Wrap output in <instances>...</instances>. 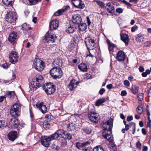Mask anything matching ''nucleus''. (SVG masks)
I'll use <instances>...</instances> for the list:
<instances>
[{"mask_svg":"<svg viewBox=\"0 0 151 151\" xmlns=\"http://www.w3.org/2000/svg\"><path fill=\"white\" fill-rule=\"evenodd\" d=\"M89 118L92 122L97 123L99 119V115L94 112L89 113L88 115Z\"/></svg>","mask_w":151,"mask_h":151,"instance_id":"12","label":"nucleus"},{"mask_svg":"<svg viewBox=\"0 0 151 151\" xmlns=\"http://www.w3.org/2000/svg\"><path fill=\"white\" fill-rule=\"evenodd\" d=\"M41 1V0H29V2L31 5H33L36 4L37 2Z\"/></svg>","mask_w":151,"mask_h":151,"instance_id":"45","label":"nucleus"},{"mask_svg":"<svg viewBox=\"0 0 151 151\" xmlns=\"http://www.w3.org/2000/svg\"><path fill=\"white\" fill-rule=\"evenodd\" d=\"M144 37L143 35L139 34L137 35L136 37V40L138 42H141L144 40Z\"/></svg>","mask_w":151,"mask_h":151,"instance_id":"27","label":"nucleus"},{"mask_svg":"<svg viewBox=\"0 0 151 151\" xmlns=\"http://www.w3.org/2000/svg\"><path fill=\"white\" fill-rule=\"evenodd\" d=\"M59 22L57 19L51 21L50 24V29L53 30L57 29L59 26Z\"/></svg>","mask_w":151,"mask_h":151,"instance_id":"18","label":"nucleus"},{"mask_svg":"<svg viewBox=\"0 0 151 151\" xmlns=\"http://www.w3.org/2000/svg\"><path fill=\"white\" fill-rule=\"evenodd\" d=\"M79 69L83 72H86L87 70V65L84 63H81L78 66Z\"/></svg>","mask_w":151,"mask_h":151,"instance_id":"30","label":"nucleus"},{"mask_svg":"<svg viewBox=\"0 0 151 151\" xmlns=\"http://www.w3.org/2000/svg\"><path fill=\"white\" fill-rule=\"evenodd\" d=\"M131 90L132 93L135 94L138 92L139 87L135 85L133 86Z\"/></svg>","mask_w":151,"mask_h":151,"instance_id":"33","label":"nucleus"},{"mask_svg":"<svg viewBox=\"0 0 151 151\" xmlns=\"http://www.w3.org/2000/svg\"><path fill=\"white\" fill-rule=\"evenodd\" d=\"M81 16L78 14H74L72 16V22L73 23L78 24L81 23Z\"/></svg>","mask_w":151,"mask_h":151,"instance_id":"19","label":"nucleus"},{"mask_svg":"<svg viewBox=\"0 0 151 151\" xmlns=\"http://www.w3.org/2000/svg\"><path fill=\"white\" fill-rule=\"evenodd\" d=\"M9 60L12 63H15L18 61V56L17 53L15 51L11 52L9 55Z\"/></svg>","mask_w":151,"mask_h":151,"instance_id":"10","label":"nucleus"},{"mask_svg":"<svg viewBox=\"0 0 151 151\" xmlns=\"http://www.w3.org/2000/svg\"><path fill=\"white\" fill-rule=\"evenodd\" d=\"M17 134L16 131H12L10 132L8 136V139L11 141H14L17 137Z\"/></svg>","mask_w":151,"mask_h":151,"instance_id":"22","label":"nucleus"},{"mask_svg":"<svg viewBox=\"0 0 151 151\" xmlns=\"http://www.w3.org/2000/svg\"><path fill=\"white\" fill-rule=\"evenodd\" d=\"M139 70L140 72H142L144 70V69L143 67L140 66L139 68Z\"/></svg>","mask_w":151,"mask_h":151,"instance_id":"62","label":"nucleus"},{"mask_svg":"<svg viewBox=\"0 0 151 151\" xmlns=\"http://www.w3.org/2000/svg\"><path fill=\"white\" fill-rule=\"evenodd\" d=\"M21 108V106L19 103H15L11 107L10 110L11 115L14 117H17L20 115Z\"/></svg>","mask_w":151,"mask_h":151,"instance_id":"3","label":"nucleus"},{"mask_svg":"<svg viewBox=\"0 0 151 151\" xmlns=\"http://www.w3.org/2000/svg\"><path fill=\"white\" fill-rule=\"evenodd\" d=\"M15 93L14 91H9L8 92V95L9 97L11 98L12 96H14L15 95Z\"/></svg>","mask_w":151,"mask_h":151,"instance_id":"51","label":"nucleus"},{"mask_svg":"<svg viewBox=\"0 0 151 151\" xmlns=\"http://www.w3.org/2000/svg\"><path fill=\"white\" fill-rule=\"evenodd\" d=\"M121 39L126 45H127L129 41V38L128 35L126 34H120Z\"/></svg>","mask_w":151,"mask_h":151,"instance_id":"24","label":"nucleus"},{"mask_svg":"<svg viewBox=\"0 0 151 151\" xmlns=\"http://www.w3.org/2000/svg\"><path fill=\"white\" fill-rule=\"evenodd\" d=\"M17 39V34L16 32H12L10 33L8 38V40L10 42L14 44Z\"/></svg>","mask_w":151,"mask_h":151,"instance_id":"13","label":"nucleus"},{"mask_svg":"<svg viewBox=\"0 0 151 151\" xmlns=\"http://www.w3.org/2000/svg\"><path fill=\"white\" fill-rule=\"evenodd\" d=\"M6 126V123L3 120H0V128L5 127Z\"/></svg>","mask_w":151,"mask_h":151,"instance_id":"49","label":"nucleus"},{"mask_svg":"<svg viewBox=\"0 0 151 151\" xmlns=\"http://www.w3.org/2000/svg\"><path fill=\"white\" fill-rule=\"evenodd\" d=\"M34 65L36 69L39 71L42 70L44 67V62L39 59H36L35 60Z\"/></svg>","mask_w":151,"mask_h":151,"instance_id":"8","label":"nucleus"},{"mask_svg":"<svg viewBox=\"0 0 151 151\" xmlns=\"http://www.w3.org/2000/svg\"><path fill=\"white\" fill-rule=\"evenodd\" d=\"M107 42L108 45V49L110 51H112L114 47V45L113 44L111 43L110 41L109 40H107Z\"/></svg>","mask_w":151,"mask_h":151,"instance_id":"35","label":"nucleus"},{"mask_svg":"<svg viewBox=\"0 0 151 151\" xmlns=\"http://www.w3.org/2000/svg\"><path fill=\"white\" fill-rule=\"evenodd\" d=\"M1 67H3L4 69H7L8 67V65L7 63H5L2 65Z\"/></svg>","mask_w":151,"mask_h":151,"instance_id":"57","label":"nucleus"},{"mask_svg":"<svg viewBox=\"0 0 151 151\" xmlns=\"http://www.w3.org/2000/svg\"><path fill=\"white\" fill-rule=\"evenodd\" d=\"M83 130L84 132L87 134H90L91 132V129L88 127L83 128Z\"/></svg>","mask_w":151,"mask_h":151,"instance_id":"39","label":"nucleus"},{"mask_svg":"<svg viewBox=\"0 0 151 151\" xmlns=\"http://www.w3.org/2000/svg\"><path fill=\"white\" fill-rule=\"evenodd\" d=\"M22 29L23 30H28L31 29L32 28L31 27L27 26L26 24L24 23L23 24Z\"/></svg>","mask_w":151,"mask_h":151,"instance_id":"43","label":"nucleus"},{"mask_svg":"<svg viewBox=\"0 0 151 151\" xmlns=\"http://www.w3.org/2000/svg\"><path fill=\"white\" fill-rule=\"evenodd\" d=\"M36 106L42 113L44 114L47 111V109L46 106L43 103H37Z\"/></svg>","mask_w":151,"mask_h":151,"instance_id":"15","label":"nucleus"},{"mask_svg":"<svg viewBox=\"0 0 151 151\" xmlns=\"http://www.w3.org/2000/svg\"><path fill=\"white\" fill-rule=\"evenodd\" d=\"M43 78L41 75H38L35 79H33L29 85L31 91H34L36 88L38 87L41 85L42 83Z\"/></svg>","mask_w":151,"mask_h":151,"instance_id":"2","label":"nucleus"},{"mask_svg":"<svg viewBox=\"0 0 151 151\" xmlns=\"http://www.w3.org/2000/svg\"><path fill=\"white\" fill-rule=\"evenodd\" d=\"M83 143L84 147L90 144L89 142L88 141H86L84 142H83Z\"/></svg>","mask_w":151,"mask_h":151,"instance_id":"61","label":"nucleus"},{"mask_svg":"<svg viewBox=\"0 0 151 151\" xmlns=\"http://www.w3.org/2000/svg\"><path fill=\"white\" fill-rule=\"evenodd\" d=\"M106 88L108 89H111L113 88V85L111 84H109L106 86Z\"/></svg>","mask_w":151,"mask_h":151,"instance_id":"64","label":"nucleus"},{"mask_svg":"<svg viewBox=\"0 0 151 151\" xmlns=\"http://www.w3.org/2000/svg\"><path fill=\"white\" fill-rule=\"evenodd\" d=\"M53 63L54 65H58L59 66H62V60L59 58L55 59Z\"/></svg>","mask_w":151,"mask_h":151,"instance_id":"28","label":"nucleus"},{"mask_svg":"<svg viewBox=\"0 0 151 151\" xmlns=\"http://www.w3.org/2000/svg\"><path fill=\"white\" fill-rule=\"evenodd\" d=\"M75 30V28L74 25H70L66 29L67 32L69 34L73 33Z\"/></svg>","mask_w":151,"mask_h":151,"instance_id":"29","label":"nucleus"},{"mask_svg":"<svg viewBox=\"0 0 151 151\" xmlns=\"http://www.w3.org/2000/svg\"><path fill=\"white\" fill-rule=\"evenodd\" d=\"M14 0H2V1L4 4L6 6H9L12 5Z\"/></svg>","mask_w":151,"mask_h":151,"instance_id":"31","label":"nucleus"},{"mask_svg":"<svg viewBox=\"0 0 151 151\" xmlns=\"http://www.w3.org/2000/svg\"><path fill=\"white\" fill-rule=\"evenodd\" d=\"M150 73V71L148 69H147L145 72H143L142 73V75L143 77H146L147 75Z\"/></svg>","mask_w":151,"mask_h":151,"instance_id":"41","label":"nucleus"},{"mask_svg":"<svg viewBox=\"0 0 151 151\" xmlns=\"http://www.w3.org/2000/svg\"><path fill=\"white\" fill-rule=\"evenodd\" d=\"M112 2L108 3L106 6V8L107 12L110 13L114 12V8Z\"/></svg>","mask_w":151,"mask_h":151,"instance_id":"23","label":"nucleus"},{"mask_svg":"<svg viewBox=\"0 0 151 151\" xmlns=\"http://www.w3.org/2000/svg\"><path fill=\"white\" fill-rule=\"evenodd\" d=\"M77 129V125L73 123H71L68 126L67 129L69 131H75Z\"/></svg>","mask_w":151,"mask_h":151,"instance_id":"26","label":"nucleus"},{"mask_svg":"<svg viewBox=\"0 0 151 151\" xmlns=\"http://www.w3.org/2000/svg\"><path fill=\"white\" fill-rule=\"evenodd\" d=\"M95 41L94 39L90 37H87L85 38V43L88 49L91 50L94 48Z\"/></svg>","mask_w":151,"mask_h":151,"instance_id":"7","label":"nucleus"},{"mask_svg":"<svg viewBox=\"0 0 151 151\" xmlns=\"http://www.w3.org/2000/svg\"><path fill=\"white\" fill-rule=\"evenodd\" d=\"M19 124L18 120L15 118L12 119L9 122V124L12 128L17 127Z\"/></svg>","mask_w":151,"mask_h":151,"instance_id":"17","label":"nucleus"},{"mask_svg":"<svg viewBox=\"0 0 151 151\" xmlns=\"http://www.w3.org/2000/svg\"><path fill=\"white\" fill-rule=\"evenodd\" d=\"M96 3L98 5L100 6L101 8H103L104 7L105 4L102 2L97 1H96Z\"/></svg>","mask_w":151,"mask_h":151,"instance_id":"46","label":"nucleus"},{"mask_svg":"<svg viewBox=\"0 0 151 151\" xmlns=\"http://www.w3.org/2000/svg\"><path fill=\"white\" fill-rule=\"evenodd\" d=\"M50 74L53 78L56 79L61 78L63 73L60 68L55 67L51 69Z\"/></svg>","mask_w":151,"mask_h":151,"instance_id":"4","label":"nucleus"},{"mask_svg":"<svg viewBox=\"0 0 151 151\" xmlns=\"http://www.w3.org/2000/svg\"><path fill=\"white\" fill-rule=\"evenodd\" d=\"M151 44V41H147L144 43V45L146 47L150 46Z\"/></svg>","mask_w":151,"mask_h":151,"instance_id":"52","label":"nucleus"},{"mask_svg":"<svg viewBox=\"0 0 151 151\" xmlns=\"http://www.w3.org/2000/svg\"><path fill=\"white\" fill-rule=\"evenodd\" d=\"M129 82L128 81L126 80L124 81V84L126 86H129Z\"/></svg>","mask_w":151,"mask_h":151,"instance_id":"54","label":"nucleus"},{"mask_svg":"<svg viewBox=\"0 0 151 151\" xmlns=\"http://www.w3.org/2000/svg\"><path fill=\"white\" fill-rule=\"evenodd\" d=\"M137 26H135L132 27L131 28V31L132 32H134L136 29L137 28Z\"/></svg>","mask_w":151,"mask_h":151,"instance_id":"60","label":"nucleus"},{"mask_svg":"<svg viewBox=\"0 0 151 151\" xmlns=\"http://www.w3.org/2000/svg\"><path fill=\"white\" fill-rule=\"evenodd\" d=\"M137 112L139 114H141L143 112V109L142 108L139 106H138L137 108Z\"/></svg>","mask_w":151,"mask_h":151,"instance_id":"44","label":"nucleus"},{"mask_svg":"<svg viewBox=\"0 0 151 151\" xmlns=\"http://www.w3.org/2000/svg\"><path fill=\"white\" fill-rule=\"evenodd\" d=\"M136 145L137 147V148H139L141 147V144L139 141H138L137 142Z\"/></svg>","mask_w":151,"mask_h":151,"instance_id":"63","label":"nucleus"},{"mask_svg":"<svg viewBox=\"0 0 151 151\" xmlns=\"http://www.w3.org/2000/svg\"><path fill=\"white\" fill-rule=\"evenodd\" d=\"M57 37L56 35L55 34L50 35L48 32H47L45 36V39L48 42L50 41L52 42H54V39Z\"/></svg>","mask_w":151,"mask_h":151,"instance_id":"16","label":"nucleus"},{"mask_svg":"<svg viewBox=\"0 0 151 151\" xmlns=\"http://www.w3.org/2000/svg\"><path fill=\"white\" fill-rule=\"evenodd\" d=\"M113 122V119H110L102 125L103 129L102 136L111 143H113V138L111 135Z\"/></svg>","mask_w":151,"mask_h":151,"instance_id":"1","label":"nucleus"},{"mask_svg":"<svg viewBox=\"0 0 151 151\" xmlns=\"http://www.w3.org/2000/svg\"><path fill=\"white\" fill-rule=\"evenodd\" d=\"M45 119L47 122H50L51 119V116L49 114L46 115L45 117Z\"/></svg>","mask_w":151,"mask_h":151,"instance_id":"48","label":"nucleus"},{"mask_svg":"<svg viewBox=\"0 0 151 151\" xmlns=\"http://www.w3.org/2000/svg\"><path fill=\"white\" fill-rule=\"evenodd\" d=\"M87 27V25L86 23H82L79 25L78 28L80 30L83 31L86 29Z\"/></svg>","mask_w":151,"mask_h":151,"instance_id":"32","label":"nucleus"},{"mask_svg":"<svg viewBox=\"0 0 151 151\" xmlns=\"http://www.w3.org/2000/svg\"><path fill=\"white\" fill-rule=\"evenodd\" d=\"M137 98L139 101H142L143 99V94L142 93H139L137 95Z\"/></svg>","mask_w":151,"mask_h":151,"instance_id":"47","label":"nucleus"},{"mask_svg":"<svg viewBox=\"0 0 151 151\" xmlns=\"http://www.w3.org/2000/svg\"><path fill=\"white\" fill-rule=\"evenodd\" d=\"M61 142L60 146L61 147H65L67 145V142L65 139L63 138H61Z\"/></svg>","mask_w":151,"mask_h":151,"instance_id":"36","label":"nucleus"},{"mask_svg":"<svg viewBox=\"0 0 151 151\" xmlns=\"http://www.w3.org/2000/svg\"><path fill=\"white\" fill-rule=\"evenodd\" d=\"M52 148L55 150V151H58L60 149V147L55 144H53L52 146Z\"/></svg>","mask_w":151,"mask_h":151,"instance_id":"38","label":"nucleus"},{"mask_svg":"<svg viewBox=\"0 0 151 151\" xmlns=\"http://www.w3.org/2000/svg\"><path fill=\"white\" fill-rule=\"evenodd\" d=\"M132 124L133 126L132 129H133L132 133L134 134L135 132L136 125L134 123H132Z\"/></svg>","mask_w":151,"mask_h":151,"instance_id":"50","label":"nucleus"},{"mask_svg":"<svg viewBox=\"0 0 151 151\" xmlns=\"http://www.w3.org/2000/svg\"><path fill=\"white\" fill-rule=\"evenodd\" d=\"M127 94V92L125 91H121V95L122 96H124L126 95Z\"/></svg>","mask_w":151,"mask_h":151,"instance_id":"59","label":"nucleus"},{"mask_svg":"<svg viewBox=\"0 0 151 151\" xmlns=\"http://www.w3.org/2000/svg\"><path fill=\"white\" fill-rule=\"evenodd\" d=\"M149 121L147 123V126L148 127H150L151 125V120H150V118H148Z\"/></svg>","mask_w":151,"mask_h":151,"instance_id":"58","label":"nucleus"},{"mask_svg":"<svg viewBox=\"0 0 151 151\" xmlns=\"http://www.w3.org/2000/svg\"><path fill=\"white\" fill-rule=\"evenodd\" d=\"M125 56L124 53L121 50L119 51L117 53L116 58L119 61H124L125 59Z\"/></svg>","mask_w":151,"mask_h":151,"instance_id":"21","label":"nucleus"},{"mask_svg":"<svg viewBox=\"0 0 151 151\" xmlns=\"http://www.w3.org/2000/svg\"><path fill=\"white\" fill-rule=\"evenodd\" d=\"M63 137H65V138H66L67 139H70L72 138V136L71 135L69 134V133H67L66 134H65V132L64 131V133L63 134Z\"/></svg>","mask_w":151,"mask_h":151,"instance_id":"37","label":"nucleus"},{"mask_svg":"<svg viewBox=\"0 0 151 151\" xmlns=\"http://www.w3.org/2000/svg\"><path fill=\"white\" fill-rule=\"evenodd\" d=\"M16 13L14 11H9L6 16V19L8 22L14 24L17 19Z\"/></svg>","mask_w":151,"mask_h":151,"instance_id":"5","label":"nucleus"},{"mask_svg":"<svg viewBox=\"0 0 151 151\" xmlns=\"http://www.w3.org/2000/svg\"><path fill=\"white\" fill-rule=\"evenodd\" d=\"M132 122L129 124H127V125H126L125 129L126 131L128 130L129 129V127H130L131 126H132Z\"/></svg>","mask_w":151,"mask_h":151,"instance_id":"53","label":"nucleus"},{"mask_svg":"<svg viewBox=\"0 0 151 151\" xmlns=\"http://www.w3.org/2000/svg\"><path fill=\"white\" fill-rule=\"evenodd\" d=\"M116 11L118 13H121L122 12L123 10L121 8H118L116 9Z\"/></svg>","mask_w":151,"mask_h":151,"instance_id":"56","label":"nucleus"},{"mask_svg":"<svg viewBox=\"0 0 151 151\" xmlns=\"http://www.w3.org/2000/svg\"><path fill=\"white\" fill-rule=\"evenodd\" d=\"M105 90L104 88H102L101 89L99 92V93L101 95L103 94V93L105 92Z\"/></svg>","mask_w":151,"mask_h":151,"instance_id":"55","label":"nucleus"},{"mask_svg":"<svg viewBox=\"0 0 151 151\" xmlns=\"http://www.w3.org/2000/svg\"><path fill=\"white\" fill-rule=\"evenodd\" d=\"M93 151H104L103 148L100 146H97L94 148Z\"/></svg>","mask_w":151,"mask_h":151,"instance_id":"42","label":"nucleus"},{"mask_svg":"<svg viewBox=\"0 0 151 151\" xmlns=\"http://www.w3.org/2000/svg\"><path fill=\"white\" fill-rule=\"evenodd\" d=\"M76 147L78 149H80L81 148L83 147V143L77 142L76 144Z\"/></svg>","mask_w":151,"mask_h":151,"instance_id":"40","label":"nucleus"},{"mask_svg":"<svg viewBox=\"0 0 151 151\" xmlns=\"http://www.w3.org/2000/svg\"><path fill=\"white\" fill-rule=\"evenodd\" d=\"M40 139L41 143L42 145L46 147L49 146L51 143V140L49 136H42Z\"/></svg>","mask_w":151,"mask_h":151,"instance_id":"9","label":"nucleus"},{"mask_svg":"<svg viewBox=\"0 0 151 151\" xmlns=\"http://www.w3.org/2000/svg\"><path fill=\"white\" fill-rule=\"evenodd\" d=\"M78 83V82L74 80H72L70 81L68 88L70 90H73L77 87Z\"/></svg>","mask_w":151,"mask_h":151,"instance_id":"20","label":"nucleus"},{"mask_svg":"<svg viewBox=\"0 0 151 151\" xmlns=\"http://www.w3.org/2000/svg\"><path fill=\"white\" fill-rule=\"evenodd\" d=\"M73 5L77 8L83 9L85 5L81 0H72Z\"/></svg>","mask_w":151,"mask_h":151,"instance_id":"14","label":"nucleus"},{"mask_svg":"<svg viewBox=\"0 0 151 151\" xmlns=\"http://www.w3.org/2000/svg\"><path fill=\"white\" fill-rule=\"evenodd\" d=\"M43 88L45 92L48 95L53 93L55 90L54 86L51 83H47L44 84Z\"/></svg>","mask_w":151,"mask_h":151,"instance_id":"6","label":"nucleus"},{"mask_svg":"<svg viewBox=\"0 0 151 151\" xmlns=\"http://www.w3.org/2000/svg\"><path fill=\"white\" fill-rule=\"evenodd\" d=\"M64 133V131L63 130L60 129L57 131L53 134L49 136V137H50L51 141L57 139L58 137L63 136Z\"/></svg>","mask_w":151,"mask_h":151,"instance_id":"11","label":"nucleus"},{"mask_svg":"<svg viewBox=\"0 0 151 151\" xmlns=\"http://www.w3.org/2000/svg\"><path fill=\"white\" fill-rule=\"evenodd\" d=\"M69 8V6H66L63 8V9L58 10L57 12H56L55 13L54 15L55 16H59L68 10Z\"/></svg>","mask_w":151,"mask_h":151,"instance_id":"25","label":"nucleus"},{"mask_svg":"<svg viewBox=\"0 0 151 151\" xmlns=\"http://www.w3.org/2000/svg\"><path fill=\"white\" fill-rule=\"evenodd\" d=\"M105 99L104 98L100 99L96 101V106H99L102 103L105 102Z\"/></svg>","mask_w":151,"mask_h":151,"instance_id":"34","label":"nucleus"}]
</instances>
